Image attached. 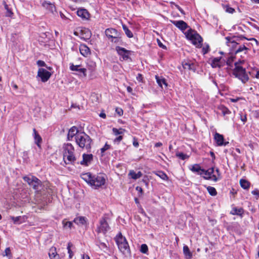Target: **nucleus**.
<instances>
[{"label":"nucleus","instance_id":"f257e3e1","mask_svg":"<svg viewBox=\"0 0 259 259\" xmlns=\"http://www.w3.org/2000/svg\"><path fill=\"white\" fill-rule=\"evenodd\" d=\"M81 178L93 188L99 189L106 183V176L103 174L92 175L90 172L83 174Z\"/></svg>","mask_w":259,"mask_h":259},{"label":"nucleus","instance_id":"f03ea898","mask_svg":"<svg viewBox=\"0 0 259 259\" xmlns=\"http://www.w3.org/2000/svg\"><path fill=\"white\" fill-rule=\"evenodd\" d=\"M75 141L79 147L89 151L91 148L92 139L84 132L77 134L75 137Z\"/></svg>","mask_w":259,"mask_h":259},{"label":"nucleus","instance_id":"7ed1b4c3","mask_svg":"<svg viewBox=\"0 0 259 259\" xmlns=\"http://www.w3.org/2000/svg\"><path fill=\"white\" fill-rule=\"evenodd\" d=\"M63 159L66 164H71L76 160L74 149L70 143L64 144L63 146Z\"/></svg>","mask_w":259,"mask_h":259},{"label":"nucleus","instance_id":"20e7f679","mask_svg":"<svg viewBox=\"0 0 259 259\" xmlns=\"http://www.w3.org/2000/svg\"><path fill=\"white\" fill-rule=\"evenodd\" d=\"M115 240L121 252L123 254H127L130 252L128 244L125 238L122 235L120 232L115 237Z\"/></svg>","mask_w":259,"mask_h":259},{"label":"nucleus","instance_id":"39448f33","mask_svg":"<svg viewBox=\"0 0 259 259\" xmlns=\"http://www.w3.org/2000/svg\"><path fill=\"white\" fill-rule=\"evenodd\" d=\"M235 64V67L233 69L232 74L240 80L242 83H245L249 80V76L246 73V69L242 66Z\"/></svg>","mask_w":259,"mask_h":259},{"label":"nucleus","instance_id":"423d86ee","mask_svg":"<svg viewBox=\"0 0 259 259\" xmlns=\"http://www.w3.org/2000/svg\"><path fill=\"white\" fill-rule=\"evenodd\" d=\"M186 36L196 47L201 48L202 46V38L196 31H193L190 29L187 32Z\"/></svg>","mask_w":259,"mask_h":259},{"label":"nucleus","instance_id":"0eeeda50","mask_svg":"<svg viewBox=\"0 0 259 259\" xmlns=\"http://www.w3.org/2000/svg\"><path fill=\"white\" fill-rule=\"evenodd\" d=\"M23 180L36 191H39L41 188V182L35 176L29 175L24 176Z\"/></svg>","mask_w":259,"mask_h":259},{"label":"nucleus","instance_id":"6e6552de","mask_svg":"<svg viewBox=\"0 0 259 259\" xmlns=\"http://www.w3.org/2000/svg\"><path fill=\"white\" fill-rule=\"evenodd\" d=\"M109 218L107 214H104L99 221V225L97 228L98 233L105 234L110 229L108 223Z\"/></svg>","mask_w":259,"mask_h":259},{"label":"nucleus","instance_id":"1a4fd4ad","mask_svg":"<svg viewBox=\"0 0 259 259\" xmlns=\"http://www.w3.org/2000/svg\"><path fill=\"white\" fill-rule=\"evenodd\" d=\"M214 172V168L211 167L207 170L204 169L203 176L204 179L206 180H212L214 182H217L219 180V178L215 175H212Z\"/></svg>","mask_w":259,"mask_h":259},{"label":"nucleus","instance_id":"9d476101","mask_svg":"<svg viewBox=\"0 0 259 259\" xmlns=\"http://www.w3.org/2000/svg\"><path fill=\"white\" fill-rule=\"evenodd\" d=\"M115 50L123 60H127L130 58V55L131 54L130 51L119 46L116 47Z\"/></svg>","mask_w":259,"mask_h":259},{"label":"nucleus","instance_id":"9b49d317","mask_svg":"<svg viewBox=\"0 0 259 259\" xmlns=\"http://www.w3.org/2000/svg\"><path fill=\"white\" fill-rule=\"evenodd\" d=\"M105 34L108 38L116 39L118 40V37L120 36V33L116 29L114 28H107L106 29Z\"/></svg>","mask_w":259,"mask_h":259},{"label":"nucleus","instance_id":"f8f14e48","mask_svg":"<svg viewBox=\"0 0 259 259\" xmlns=\"http://www.w3.org/2000/svg\"><path fill=\"white\" fill-rule=\"evenodd\" d=\"M70 69L72 71L78 72V75L81 77H85L87 76V69L84 68H81V65H74L73 64H70Z\"/></svg>","mask_w":259,"mask_h":259},{"label":"nucleus","instance_id":"ddd939ff","mask_svg":"<svg viewBox=\"0 0 259 259\" xmlns=\"http://www.w3.org/2000/svg\"><path fill=\"white\" fill-rule=\"evenodd\" d=\"M170 21L172 24L183 31L189 27L188 24L183 20H170Z\"/></svg>","mask_w":259,"mask_h":259},{"label":"nucleus","instance_id":"4468645a","mask_svg":"<svg viewBox=\"0 0 259 259\" xmlns=\"http://www.w3.org/2000/svg\"><path fill=\"white\" fill-rule=\"evenodd\" d=\"M37 76L40 78L42 82H46L49 79V71L44 68H39Z\"/></svg>","mask_w":259,"mask_h":259},{"label":"nucleus","instance_id":"2eb2a0df","mask_svg":"<svg viewBox=\"0 0 259 259\" xmlns=\"http://www.w3.org/2000/svg\"><path fill=\"white\" fill-rule=\"evenodd\" d=\"M214 139L218 146L227 145L229 144L228 142H224V139L222 135L216 133L214 136Z\"/></svg>","mask_w":259,"mask_h":259},{"label":"nucleus","instance_id":"dca6fc26","mask_svg":"<svg viewBox=\"0 0 259 259\" xmlns=\"http://www.w3.org/2000/svg\"><path fill=\"white\" fill-rule=\"evenodd\" d=\"M79 51L81 54L84 57H87L91 54L90 48L84 44H81L80 45Z\"/></svg>","mask_w":259,"mask_h":259},{"label":"nucleus","instance_id":"f3484780","mask_svg":"<svg viewBox=\"0 0 259 259\" xmlns=\"http://www.w3.org/2000/svg\"><path fill=\"white\" fill-rule=\"evenodd\" d=\"M182 65L185 69L193 70L194 71L195 70V65L190 61L187 60L183 61L182 62Z\"/></svg>","mask_w":259,"mask_h":259},{"label":"nucleus","instance_id":"a211bd4d","mask_svg":"<svg viewBox=\"0 0 259 259\" xmlns=\"http://www.w3.org/2000/svg\"><path fill=\"white\" fill-rule=\"evenodd\" d=\"M82 158V160L80 161V163L81 165H88V163L93 160V156L92 154H83Z\"/></svg>","mask_w":259,"mask_h":259},{"label":"nucleus","instance_id":"6ab92c4d","mask_svg":"<svg viewBox=\"0 0 259 259\" xmlns=\"http://www.w3.org/2000/svg\"><path fill=\"white\" fill-rule=\"evenodd\" d=\"M76 13L79 17L82 19H88L89 18L90 14L86 9H79L77 11Z\"/></svg>","mask_w":259,"mask_h":259},{"label":"nucleus","instance_id":"aec40b11","mask_svg":"<svg viewBox=\"0 0 259 259\" xmlns=\"http://www.w3.org/2000/svg\"><path fill=\"white\" fill-rule=\"evenodd\" d=\"M33 136L34 139L35 143L39 148H40V144L42 141V139L40 135L37 133V132L36 131L35 128L33 129Z\"/></svg>","mask_w":259,"mask_h":259},{"label":"nucleus","instance_id":"412c9836","mask_svg":"<svg viewBox=\"0 0 259 259\" xmlns=\"http://www.w3.org/2000/svg\"><path fill=\"white\" fill-rule=\"evenodd\" d=\"M73 222L78 225H85L87 224L88 220L84 217H78L75 218Z\"/></svg>","mask_w":259,"mask_h":259},{"label":"nucleus","instance_id":"4be33fe9","mask_svg":"<svg viewBox=\"0 0 259 259\" xmlns=\"http://www.w3.org/2000/svg\"><path fill=\"white\" fill-rule=\"evenodd\" d=\"M78 133V129L76 127V126H73L69 130V132H68V136H67V138L68 139V140H71V139L74 137L75 136V137H76V136L79 133Z\"/></svg>","mask_w":259,"mask_h":259},{"label":"nucleus","instance_id":"5701e85b","mask_svg":"<svg viewBox=\"0 0 259 259\" xmlns=\"http://www.w3.org/2000/svg\"><path fill=\"white\" fill-rule=\"evenodd\" d=\"M233 47L236 49L235 51V55H237L241 52H244V54H246L247 51L249 50V49L244 45L239 46L238 48L237 47V46H234Z\"/></svg>","mask_w":259,"mask_h":259},{"label":"nucleus","instance_id":"b1692460","mask_svg":"<svg viewBox=\"0 0 259 259\" xmlns=\"http://www.w3.org/2000/svg\"><path fill=\"white\" fill-rule=\"evenodd\" d=\"M190 169L193 172H196L197 174L201 176L203 175L204 169L201 168L200 165L198 164L193 165Z\"/></svg>","mask_w":259,"mask_h":259},{"label":"nucleus","instance_id":"393cba45","mask_svg":"<svg viewBox=\"0 0 259 259\" xmlns=\"http://www.w3.org/2000/svg\"><path fill=\"white\" fill-rule=\"evenodd\" d=\"M222 59L221 57L220 58H214L212 59L211 65L212 68L219 67L221 68L222 66V65L221 64L220 60Z\"/></svg>","mask_w":259,"mask_h":259},{"label":"nucleus","instance_id":"a878e982","mask_svg":"<svg viewBox=\"0 0 259 259\" xmlns=\"http://www.w3.org/2000/svg\"><path fill=\"white\" fill-rule=\"evenodd\" d=\"M155 78L156 79V82L159 85V87L162 88V85H164L165 87H167V84L166 82V80L165 78H163L161 76H158L157 75L155 76Z\"/></svg>","mask_w":259,"mask_h":259},{"label":"nucleus","instance_id":"bb28decb","mask_svg":"<svg viewBox=\"0 0 259 259\" xmlns=\"http://www.w3.org/2000/svg\"><path fill=\"white\" fill-rule=\"evenodd\" d=\"M183 253L187 259H190L192 257V253L190 251V249L188 246L184 245L183 247Z\"/></svg>","mask_w":259,"mask_h":259},{"label":"nucleus","instance_id":"cd10ccee","mask_svg":"<svg viewBox=\"0 0 259 259\" xmlns=\"http://www.w3.org/2000/svg\"><path fill=\"white\" fill-rule=\"evenodd\" d=\"M244 213V210L242 208H236L234 207L233 208L231 213L233 215H238L242 217Z\"/></svg>","mask_w":259,"mask_h":259},{"label":"nucleus","instance_id":"c85d7f7f","mask_svg":"<svg viewBox=\"0 0 259 259\" xmlns=\"http://www.w3.org/2000/svg\"><path fill=\"white\" fill-rule=\"evenodd\" d=\"M128 175L131 176L132 179L136 180L140 178L142 176V173L141 171H139L138 173H136L134 170H131Z\"/></svg>","mask_w":259,"mask_h":259},{"label":"nucleus","instance_id":"c756f323","mask_svg":"<svg viewBox=\"0 0 259 259\" xmlns=\"http://www.w3.org/2000/svg\"><path fill=\"white\" fill-rule=\"evenodd\" d=\"M233 38L234 39V45H232V47H234V46H237L238 44L237 43V41L242 40L243 39H247L246 37L243 36L242 35L233 36Z\"/></svg>","mask_w":259,"mask_h":259},{"label":"nucleus","instance_id":"7c9ffc66","mask_svg":"<svg viewBox=\"0 0 259 259\" xmlns=\"http://www.w3.org/2000/svg\"><path fill=\"white\" fill-rule=\"evenodd\" d=\"M241 187L244 189H248L250 187V183L246 180L241 179L240 180Z\"/></svg>","mask_w":259,"mask_h":259},{"label":"nucleus","instance_id":"2f4dec72","mask_svg":"<svg viewBox=\"0 0 259 259\" xmlns=\"http://www.w3.org/2000/svg\"><path fill=\"white\" fill-rule=\"evenodd\" d=\"M222 7L226 13L233 14L235 12V9L228 5L222 4Z\"/></svg>","mask_w":259,"mask_h":259},{"label":"nucleus","instance_id":"473e14b6","mask_svg":"<svg viewBox=\"0 0 259 259\" xmlns=\"http://www.w3.org/2000/svg\"><path fill=\"white\" fill-rule=\"evenodd\" d=\"M50 12L51 11V13L53 15V16L56 17L58 16V13L56 11V7L55 5L53 4L50 3Z\"/></svg>","mask_w":259,"mask_h":259},{"label":"nucleus","instance_id":"72a5a7b5","mask_svg":"<svg viewBox=\"0 0 259 259\" xmlns=\"http://www.w3.org/2000/svg\"><path fill=\"white\" fill-rule=\"evenodd\" d=\"M112 132L115 135H120L122 134H123L125 132H126V130L125 129L120 128L119 129H117L116 128H112Z\"/></svg>","mask_w":259,"mask_h":259},{"label":"nucleus","instance_id":"f704fd0d","mask_svg":"<svg viewBox=\"0 0 259 259\" xmlns=\"http://www.w3.org/2000/svg\"><path fill=\"white\" fill-rule=\"evenodd\" d=\"M122 28L126 36L129 38L133 37V34L132 31L127 28L125 25H122Z\"/></svg>","mask_w":259,"mask_h":259},{"label":"nucleus","instance_id":"c9c22d12","mask_svg":"<svg viewBox=\"0 0 259 259\" xmlns=\"http://www.w3.org/2000/svg\"><path fill=\"white\" fill-rule=\"evenodd\" d=\"M155 174L163 180H167L168 179L166 174L162 171H158L155 172Z\"/></svg>","mask_w":259,"mask_h":259},{"label":"nucleus","instance_id":"e433bc0d","mask_svg":"<svg viewBox=\"0 0 259 259\" xmlns=\"http://www.w3.org/2000/svg\"><path fill=\"white\" fill-rule=\"evenodd\" d=\"M219 108L221 110L222 113L224 116L231 113V111L225 106L222 105Z\"/></svg>","mask_w":259,"mask_h":259},{"label":"nucleus","instance_id":"4c0bfd02","mask_svg":"<svg viewBox=\"0 0 259 259\" xmlns=\"http://www.w3.org/2000/svg\"><path fill=\"white\" fill-rule=\"evenodd\" d=\"M5 8L7 11L6 13V16L9 17H12V16L13 15V13L12 12V10L9 8V6H8V5H7L6 4L5 2Z\"/></svg>","mask_w":259,"mask_h":259},{"label":"nucleus","instance_id":"58836bf2","mask_svg":"<svg viewBox=\"0 0 259 259\" xmlns=\"http://www.w3.org/2000/svg\"><path fill=\"white\" fill-rule=\"evenodd\" d=\"M207 190L209 193V194L211 196H215L217 194V191L215 189L211 186H208L207 187Z\"/></svg>","mask_w":259,"mask_h":259},{"label":"nucleus","instance_id":"ea45409f","mask_svg":"<svg viewBox=\"0 0 259 259\" xmlns=\"http://www.w3.org/2000/svg\"><path fill=\"white\" fill-rule=\"evenodd\" d=\"M62 224L64 228L71 229L72 226V223L71 222L67 221L66 220H64L62 221Z\"/></svg>","mask_w":259,"mask_h":259},{"label":"nucleus","instance_id":"a19ab883","mask_svg":"<svg viewBox=\"0 0 259 259\" xmlns=\"http://www.w3.org/2000/svg\"><path fill=\"white\" fill-rule=\"evenodd\" d=\"M73 246L71 242H69L67 244V249L68 250V253H69V257L71 258L73 255V253L71 249V247Z\"/></svg>","mask_w":259,"mask_h":259},{"label":"nucleus","instance_id":"79ce46f5","mask_svg":"<svg viewBox=\"0 0 259 259\" xmlns=\"http://www.w3.org/2000/svg\"><path fill=\"white\" fill-rule=\"evenodd\" d=\"M235 58V57L232 56L228 57V58L227 60V62H226L227 65L230 67H232V63H233V62L234 61Z\"/></svg>","mask_w":259,"mask_h":259},{"label":"nucleus","instance_id":"37998d69","mask_svg":"<svg viewBox=\"0 0 259 259\" xmlns=\"http://www.w3.org/2000/svg\"><path fill=\"white\" fill-rule=\"evenodd\" d=\"M148 251V248L146 244H143L141 246L140 251L143 253H147Z\"/></svg>","mask_w":259,"mask_h":259},{"label":"nucleus","instance_id":"c03bdc74","mask_svg":"<svg viewBox=\"0 0 259 259\" xmlns=\"http://www.w3.org/2000/svg\"><path fill=\"white\" fill-rule=\"evenodd\" d=\"M176 156L178 157L179 158L182 160H185L186 158H188V156L185 154H184L182 152L177 153H176Z\"/></svg>","mask_w":259,"mask_h":259},{"label":"nucleus","instance_id":"a18cd8bd","mask_svg":"<svg viewBox=\"0 0 259 259\" xmlns=\"http://www.w3.org/2000/svg\"><path fill=\"white\" fill-rule=\"evenodd\" d=\"M87 64H88V65L90 67V69L92 70H94L96 66V63L95 62L91 61V60L89 61L88 62Z\"/></svg>","mask_w":259,"mask_h":259},{"label":"nucleus","instance_id":"49530a36","mask_svg":"<svg viewBox=\"0 0 259 259\" xmlns=\"http://www.w3.org/2000/svg\"><path fill=\"white\" fill-rule=\"evenodd\" d=\"M11 219L13 221L15 224H19L20 220L21 219V217H11Z\"/></svg>","mask_w":259,"mask_h":259},{"label":"nucleus","instance_id":"de8ad7c7","mask_svg":"<svg viewBox=\"0 0 259 259\" xmlns=\"http://www.w3.org/2000/svg\"><path fill=\"white\" fill-rule=\"evenodd\" d=\"M82 31H84L85 37L86 38L88 39L91 36V32L89 29H85L84 30H82Z\"/></svg>","mask_w":259,"mask_h":259},{"label":"nucleus","instance_id":"09e8293b","mask_svg":"<svg viewBox=\"0 0 259 259\" xmlns=\"http://www.w3.org/2000/svg\"><path fill=\"white\" fill-rule=\"evenodd\" d=\"M110 148V145H108L107 143H106L104 146L101 149V153H104L105 151L109 149Z\"/></svg>","mask_w":259,"mask_h":259},{"label":"nucleus","instance_id":"8fccbe9b","mask_svg":"<svg viewBox=\"0 0 259 259\" xmlns=\"http://www.w3.org/2000/svg\"><path fill=\"white\" fill-rule=\"evenodd\" d=\"M170 4L174 5L182 14H185L184 10L179 5L176 4L174 2H171Z\"/></svg>","mask_w":259,"mask_h":259},{"label":"nucleus","instance_id":"3c124183","mask_svg":"<svg viewBox=\"0 0 259 259\" xmlns=\"http://www.w3.org/2000/svg\"><path fill=\"white\" fill-rule=\"evenodd\" d=\"M226 39L227 40V44H228V46L229 45V44H230V43L234 45V39H233V36L232 37L227 36L226 37Z\"/></svg>","mask_w":259,"mask_h":259},{"label":"nucleus","instance_id":"603ef678","mask_svg":"<svg viewBox=\"0 0 259 259\" xmlns=\"http://www.w3.org/2000/svg\"><path fill=\"white\" fill-rule=\"evenodd\" d=\"M55 252H57L55 247H52L50 248V253H51V257H53L54 255H55Z\"/></svg>","mask_w":259,"mask_h":259},{"label":"nucleus","instance_id":"864d4df0","mask_svg":"<svg viewBox=\"0 0 259 259\" xmlns=\"http://www.w3.org/2000/svg\"><path fill=\"white\" fill-rule=\"evenodd\" d=\"M122 139H123L122 136L119 135L118 137H117L114 140V142L115 143H116L118 144L122 140Z\"/></svg>","mask_w":259,"mask_h":259},{"label":"nucleus","instance_id":"5fc2aeb1","mask_svg":"<svg viewBox=\"0 0 259 259\" xmlns=\"http://www.w3.org/2000/svg\"><path fill=\"white\" fill-rule=\"evenodd\" d=\"M157 41L158 45L160 48H162L163 49H165V50L166 49V47L165 45H163V44L161 42V41L159 39H157Z\"/></svg>","mask_w":259,"mask_h":259},{"label":"nucleus","instance_id":"6e6d98bb","mask_svg":"<svg viewBox=\"0 0 259 259\" xmlns=\"http://www.w3.org/2000/svg\"><path fill=\"white\" fill-rule=\"evenodd\" d=\"M209 47L208 45H207L206 47H204L202 48V53L204 55L207 53L209 52Z\"/></svg>","mask_w":259,"mask_h":259},{"label":"nucleus","instance_id":"4d7b16f0","mask_svg":"<svg viewBox=\"0 0 259 259\" xmlns=\"http://www.w3.org/2000/svg\"><path fill=\"white\" fill-rule=\"evenodd\" d=\"M115 111L116 112V113L119 115V116H121L123 114V110L121 108H116V110H115Z\"/></svg>","mask_w":259,"mask_h":259},{"label":"nucleus","instance_id":"13d9d810","mask_svg":"<svg viewBox=\"0 0 259 259\" xmlns=\"http://www.w3.org/2000/svg\"><path fill=\"white\" fill-rule=\"evenodd\" d=\"M50 259H61L59 255L57 253V252H55V255H54L53 257H51V253H50Z\"/></svg>","mask_w":259,"mask_h":259},{"label":"nucleus","instance_id":"bf43d9fd","mask_svg":"<svg viewBox=\"0 0 259 259\" xmlns=\"http://www.w3.org/2000/svg\"><path fill=\"white\" fill-rule=\"evenodd\" d=\"M133 144L134 146L135 147H138L139 146V142H138L137 139L135 137L133 138Z\"/></svg>","mask_w":259,"mask_h":259},{"label":"nucleus","instance_id":"052dcab7","mask_svg":"<svg viewBox=\"0 0 259 259\" xmlns=\"http://www.w3.org/2000/svg\"><path fill=\"white\" fill-rule=\"evenodd\" d=\"M11 250L9 247L7 248L5 250V253L3 254L4 256H8L10 254Z\"/></svg>","mask_w":259,"mask_h":259},{"label":"nucleus","instance_id":"680f3d73","mask_svg":"<svg viewBox=\"0 0 259 259\" xmlns=\"http://www.w3.org/2000/svg\"><path fill=\"white\" fill-rule=\"evenodd\" d=\"M251 193L254 195L257 196V197H259V190L258 189H256L253 190Z\"/></svg>","mask_w":259,"mask_h":259},{"label":"nucleus","instance_id":"e2e57ef3","mask_svg":"<svg viewBox=\"0 0 259 259\" xmlns=\"http://www.w3.org/2000/svg\"><path fill=\"white\" fill-rule=\"evenodd\" d=\"M37 64L39 66H45L46 65V64L44 61L41 60H38L37 61Z\"/></svg>","mask_w":259,"mask_h":259},{"label":"nucleus","instance_id":"0e129e2a","mask_svg":"<svg viewBox=\"0 0 259 259\" xmlns=\"http://www.w3.org/2000/svg\"><path fill=\"white\" fill-rule=\"evenodd\" d=\"M240 119L243 122V123H245L247 120L246 115H241Z\"/></svg>","mask_w":259,"mask_h":259},{"label":"nucleus","instance_id":"69168bd1","mask_svg":"<svg viewBox=\"0 0 259 259\" xmlns=\"http://www.w3.org/2000/svg\"><path fill=\"white\" fill-rule=\"evenodd\" d=\"M244 63V60H238V61L234 63V65L235 66V64H237V66H239L240 64H243Z\"/></svg>","mask_w":259,"mask_h":259},{"label":"nucleus","instance_id":"338daca9","mask_svg":"<svg viewBox=\"0 0 259 259\" xmlns=\"http://www.w3.org/2000/svg\"><path fill=\"white\" fill-rule=\"evenodd\" d=\"M239 99H240L239 98H230V100L231 101V102L235 103V102H238L239 100Z\"/></svg>","mask_w":259,"mask_h":259},{"label":"nucleus","instance_id":"774afa93","mask_svg":"<svg viewBox=\"0 0 259 259\" xmlns=\"http://www.w3.org/2000/svg\"><path fill=\"white\" fill-rule=\"evenodd\" d=\"M42 5L44 7L48 9L49 8V3L47 2H45L42 4Z\"/></svg>","mask_w":259,"mask_h":259}]
</instances>
